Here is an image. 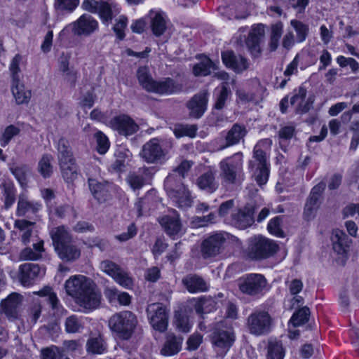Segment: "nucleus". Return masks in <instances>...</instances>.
I'll list each match as a JSON object with an SVG mask.
<instances>
[{
  "label": "nucleus",
  "instance_id": "nucleus-1",
  "mask_svg": "<svg viewBox=\"0 0 359 359\" xmlns=\"http://www.w3.org/2000/svg\"><path fill=\"white\" fill-rule=\"evenodd\" d=\"M272 144L269 138L259 141L253 149V159L249 161V169L258 185H264L269 176V152Z\"/></svg>",
  "mask_w": 359,
  "mask_h": 359
},
{
  "label": "nucleus",
  "instance_id": "nucleus-2",
  "mask_svg": "<svg viewBox=\"0 0 359 359\" xmlns=\"http://www.w3.org/2000/svg\"><path fill=\"white\" fill-rule=\"evenodd\" d=\"M243 153L237 152L219 163V177L223 185L236 184L243 175Z\"/></svg>",
  "mask_w": 359,
  "mask_h": 359
},
{
  "label": "nucleus",
  "instance_id": "nucleus-3",
  "mask_svg": "<svg viewBox=\"0 0 359 359\" xmlns=\"http://www.w3.org/2000/svg\"><path fill=\"white\" fill-rule=\"evenodd\" d=\"M138 323L137 318L130 311H122L113 314L108 320L111 332L123 339H128Z\"/></svg>",
  "mask_w": 359,
  "mask_h": 359
},
{
  "label": "nucleus",
  "instance_id": "nucleus-4",
  "mask_svg": "<svg viewBox=\"0 0 359 359\" xmlns=\"http://www.w3.org/2000/svg\"><path fill=\"white\" fill-rule=\"evenodd\" d=\"M140 85L147 91L158 94H171L178 90L174 81L167 78L163 81H154L147 67H140L137 71Z\"/></svg>",
  "mask_w": 359,
  "mask_h": 359
},
{
  "label": "nucleus",
  "instance_id": "nucleus-5",
  "mask_svg": "<svg viewBox=\"0 0 359 359\" xmlns=\"http://www.w3.org/2000/svg\"><path fill=\"white\" fill-rule=\"evenodd\" d=\"M164 187L168 197L178 208H187L191 206L193 198L189 189L184 184L175 180L172 175H168L164 182Z\"/></svg>",
  "mask_w": 359,
  "mask_h": 359
},
{
  "label": "nucleus",
  "instance_id": "nucleus-6",
  "mask_svg": "<svg viewBox=\"0 0 359 359\" xmlns=\"http://www.w3.org/2000/svg\"><path fill=\"white\" fill-rule=\"evenodd\" d=\"M278 246L273 241L262 236H257L249 240L248 252L255 259H263L273 256Z\"/></svg>",
  "mask_w": 359,
  "mask_h": 359
},
{
  "label": "nucleus",
  "instance_id": "nucleus-7",
  "mask_svg": "<svg viewBox=\"0 0 359 359\" xmlns=\"http://www.w3.org/2000/svg\"><path fill=\"white\" fill-rule=\"evenodd\" d=\"M267 280L259 273H250L239 280V289L243 294L251 297L262 295L266 288Z\"/></svg>",
  "mask_w": 359,
  "mask_h": 359
},
{
  "label": "nucleus",
  "instance_id": "nucleus-8",
  "mask_svg": "<svg viewBox=\"0 0 359 359\" xmlns=\"http://www.w3.org/2000/svg\"><path fill=\"white\" fill-rule=\"evenodd\" d=\"M83 6L86 11L98 13L102 22L107 25L112 20L113 13L120 12V8L115 0H107V1L85 0Z\"/></svg>",
  "mask_w": 359,
  "mask_h": 359
},
{
  "label": "nucleus",
  "instance_id": "nucleus-9",
  "mask_svg": "<svg viewBox=\"0 0 359 359\" xmlns=\"http://www.w3.org/2000/svg\"><path fill=\"white\" fill-rule=\"evenodd\" d=\"M273 320L267 311L257 310L252 312L247 319V325L250 332L260 336L269 333Z\"/></svg>",
  "mask_w": 359,
  "mask_h": 359
},
{
  "label": "nucleus",
  "instance_id": "nucleus-10",
  "mask_svg": "<svg viewBox=\"0 0 359 359\" xmlns=\"http://www.w3.org/2000/svg\"><path fill=\"white\" fill-rule=\"evenodd\" d=\"M147 312L152 327L160 332H165L168 325V308L161 303H154L148 306Z\"/></svg>",
  "mask_w": 359,
  "mask_h": 359
},
{
  "label": "nucleus",
  "instance_id": "nucleus-11",
  "mask_svg": "<svg viewBox=\"0 0 359 359\" xmlns=\"http://www.w3.org/2000/svg\"><path fill=\"white\" fill-rule=\"evenodd\" d=\"M167 151L163 149L158 138L146 142L140 153V156L149 163H162L165 160Z\"/></svg>",
  "mask_w": 359,
  "mask_h": 359
},
{
  "label": "nucleus",
  "instance_id": "nucleus-12",
  "mask_svg": "<svg viewBox=\"0 0 359 359\" xmlns=\"http://www.w3.org/2000/svg\"><path fill=\"white\" fill-rule=\"evenodd\" d=\"M94 283L83 275L72 276L66 280L65 288L67 294L74 298L78 299Z\"/></svg>",
  "mask_w": 359,
  "mask_h": 359
},
{
  "label": "nucleus",
  "instance_id": "nucleus-13",
  "mask_svg": "<svg viewBox=\"0 0 359 359\" xmlns=\"http://www.w3.org/2000/svg\"><path fill=\"white\" fill-rule=\"evenodd\" d=\"M111 127L124 136L132 135L139 130L138 125L128 115L122 114L110 121Z\"/></svg>",
  "mask_w": 359,
  "mask_h": 359
},
{
  "label": "nucleus",
  "instance_id": "nucleus-14",
  "mask_svg": "<svg viewBox=\"0 0 359 359\" xmlns=\"http://www.w3.org/2000/svg\"><path fill=\"white\" fill-rule=\"evenodd\" d=\"M255 212V208L250 205L236 210L231 214V224L238 229H245L253 224Z\"/></svg>",
  "mask_w": 359,
  "mask_h": 359
},
{
  "label": "nucleus",
  "instance_id": "nucleus-15",
  "mask_svg": "<svg viewBox=\"0 0 359 359\" xmlns=\"http://www.w3.org/2000/svg\"><path fill=\"white\" fill-rule=\"evenodd\" d=\"M212 344L217 354L224 355L234 341V335L231 330H215L212 336Z\"/></svg>",
  "mask_w": 359,
  "mask_h": 359
},
{
  "label": "nucleus",
  "instance_id": "nucleus-16",
  "mask_svg": "<svg viewBox=\"0 0 359 359\" xmlns=\"http://www.w3.org/2000/svg\"><path fill=\"white\" fill-rule=\"evenodd\" d=\"M22 295L13 292L1 301V308L8 320H14L18 318L19 309L22 305Z\"/></svg>",
  "mask_w": 359,
  "mask_h": 359
},
{
  "label": "nucleus",
  "instance_id": "nucleus-17",
  "mask_svg": "<svg viewBox=\"0 0 359 359\" xmlns=\"http://www.w3.org/2000/svg\"><path fill=\"white\" fill-rule=\"evenodd\" d=\"M88 187L93 197L99 202H105L111 196L112 186L103 180L88 177Z\"/></svg>",
  "mask_w": 359,
  "mask_h": 359
},
{
  "label": "nucleus",
  "instance_id": "nucleus-18",
  "mask_svg": "<svg viewBox=\"0 0 359 359\" xmlns=\"http://www.w3.org/2000/svg\"><path fill=\"white\" fill-rule=\"evenodd\" d=\"M247 133L248 130L244 125L234 123L226 133L224 136L225 143L220 145L218 150H223L226 148L238 144L241 142H243Z\"/></svg>",
  "mask_w": 359,
  "mask_h": 359
},
{
  "label": "nucleus",
  "instance_id": "nucleus-19",
  "mask_svg": "<svg viewBox=\"0 0 359 359\" xmlns=\"http://www.w3.org/2000/svg\"><path fill=\"white\" fill-rule=\"evenodd\" d=\"M100 302L101 294L95 290L94 283L76 299L78 304L86 311H92L97 309L100 306Z\"/></svg>",
  "mask_w": 359,
  "mask_h": 359
},
{
  "label": "nucleus",
  "instance_id": "nucleus-20",
  "mask_svg": "<svg viewBox=\"0 0 359 359\" xmlns=\"http://www.w3.org/2000/svg\"><path fill=\"white\" fill-rule=\"evenodd\" d=\"M208 93L203 90L195 95L187 102V107L189 110V115L195 118L201 117L207 109Z\"/></svg>",
  "mask_w": 359,
  "mask_h": 359
},
{
  "label": "nucleus",
  "instance_id": "nucleus-21",
  "mask_svg": "<svg viewBox=\"0 0 359 359\" xmlns=\"http://www.w3.org/2000/svg\"><path fill=\"white\" fill-rule=\"evenodd\" d=\"M147 17L150 20V27L156 36H160L165 32L168 20L165 13L161 10L151 9L149 11Z\"/></svg>",
  "mask_w": 359,
  "mask_h": 359
},
{
  "label": "nucleus",
  "instance_id": "nucleus-22",
  "mask_svg": "<svg viewBox=\"0 0 359 359\" xmlns=\"http://www.w3.org/2000/svg\"><path fill=\"white\" fill-rule=\"evenodd\" d=\"M224 64L236 73H242L249 67L248 60L241 55H236L232 51H226L222 53Z\"/></svg>",
  "mask_w": 359,
  "mask_h": 359
},
{
  "label": "nucleus",
  "instance_id": "nucleus-23",
  "mask_svg": "<svg viewBox=\"0 0 359 359\" xmlns=\"http://www.w3.org/2000/svg\"><path fill=\"white\" fill-rule=\"evenodd\" d=\"M19 278L24 286L31 285L35 279L44 274L43 269H41L37 264L26 263L20 266Z\"/></svg>",
  "mask_w": 359,
  "mask_h": 359
},
{
  "label": "nucleus",
  "instance_id": "nucleus-24",
  "mask_svg": "<svg viewBox=\"0 0 359 359\" xmlns=\"http://www.w3.org/2000/svg\"><path fill=\"white\" fill-rule=\"evenodd\" d=\"M159 223L169 236L177 235L182 229L180 215L173 210L170 215H166L159 219Z\"/></svg>",
  "mask_w": 359,
  "mask_h": 359
},
{
  "label": "nucleus",
  "instance_id": "nucleus-25",
  "mask_svg": "<svg viewBox=\"0 0 359 359\" xmlns=\"http://www.w3.org/2000/svg\"><path fill=\"white\" fill-rule=\"evenodd\" d=\"M224 241L222 233H215L206 238L202 244V253L204 257H210L219 254Z\"/></svg>",
  "mask_w": 359,
  "mask_h": 359
},
{
  "label": "nucleus",
  "instance_id": "nucleus-26",
  "mask_svg": "<svg viewBox=\"0 0 359 359\" xmlns=\"http://www.w3.org/2000/svg\"><path fill=\"white\" fill-rule=\"evenodd\" d=\"M97 20L88 14H83L74 23L73 29L77 34H89L97 29Z\"/></svg>",
  "mask_w": 359,
  "mask_h": 359
},
{
  "label": "nucleus",
  "instance_id": "nucleus-27",
  "mask_svg": "<svg viewBox=\"0 0 359 359\" xmlns=\"http://www.w3.org/2000/svg\"><path fill=\"white\" fill-rule=\"evenodd\" d=\"M306 95V90L303 86H299L292 92L290 104L294 107L295 111L297 114L306 113L310 109L309 102L305 100Z\"/></svg>",
  "mask_w": 359,
  "mask_h": 359
},
{
  "label": "nucleus",
  "instance_id": "nucleus-28",
  "mask_svg": "<svg viewBox=\"0 0 359 359\" xmlns=\"http://www.w3.org/2000/svg\"><path fill=\"white\" fill-rule=\"evenodd\" d=\"M216 171L209 169L200 175L196 181L198 187L208 193L215 192L219 187V182L215 178Z\"/></svg>",
  "mask_w": 359,
  "mask_h": 359
},
{
  "label": "nucleus",
  "instance_id": "nucleus-29",
  "mask_svg": "<svg viewBox=\"0 0 359 359\" xmlns=\"http://www.w3.org/2000/svg\"><path fill=\"white\" fill-rule=\"evenodd\" d=\"M59 257L64 262H74L81 256V250L73 241L55 249Z\"/></svg>",
  "mask_w": 359,
  "mask_h": 359
},
{
  "label": "nucleus",
  "instance_id": "nucleus-30",
  "mask_svg": "<svg viewBox=\"0 0 359 359\" xmlns=\"http://www.w3.org/2000/svg\"><path fill=\"white\" fill-rule=\"evenodd\" d=\"M11 92L18 104L28 103L32 96L31 91L25 88L20 79L12 80Z\"/></svg>",
  "mask_w": 359,
  "mask_h": 359
},
{
  "label": "nucleus",
  "instance_id": "nucleus-31",
  "mask_svg": "<svg viewBox=\"0 0 359 359\" xmlns=\"http://www.w3.org/2000/svg\"><path fill=\"white\" fill-rule=\"evenodd\" d=\"M183 339L173 334H168L161 349V354L164 356H172L178 353L182 344Z\"/></svg>",
  "mask_w": 359,
  "mask_h": 359
},
{
  "label": "nucleus",
  "instance_id": "nucleus-32",
  "mask_svg": "<svg viewBox=\"0 0 359 359\" xmlns=\"http://www.w3.org/2000/svg\"><path fill=\"white\" fill-rule=\"evenodd\" d=\"M150 171L148 168H140L137 172L131 173L127 177V182L134 190L140 189L150 180Z\"/></svg>",
  "mask_w": 359,
  "mask_h": 359
},
{
  "label": "nucleus",
  "instance_id": "nucleus-33",
  "mask_svg": "<svg viewBox=\"0 0 359 359\" xmlns=\"http://www.w3.org/2000/svg\"><path fill=\"white\" fill-rule=\"evenodd\" d=\"M182 283L191 293L203 292L208 290V284L201 277L189 274L182 279Z\"/></svg>",
  "mask_w": 359,
  "mask_h": 359
},
{
  "label": "nucleus",
  "instance_id": "nucleus-34",
  "mask_svg": "<svg viewBox=\"0 0 359 359\" xmlns=\"http://www.w3.org/2000/svg\"><path fill=\"white\" fill-rule=\"evenodd\" d=\"M0 190L2 194L4 205L8 210L13 206L16 200V189L9 180L0 181Z\"/></svg>",
  "mask_w": 359,
  "mask_h": 359
},
{
  "label": "nucleus",
  "instance_id": "nucleus-35",
  "mask_svg": "<svg viewBox=\"0 0 359 359\" xmlns=\"http://www.w3.org/2000/svg\"><path fill=\"white\" fill-rule=\"evenodd\" d=\"M41 208V205L37 202L29 201L25 194H20L19 196L16 215L18 217H23L27 213H36Z\"/></svg>",
  "mask_w": 359,
  "mask_h": 359
},
{
  "label": "nucleus",
  "instance_id": "nucleus-36",
  "mask_svg": "<svg viewBox=\"0 0 359 359\" xmlns=\"http://www.w3.org/2000/svg\"><path fill=\"white\" fill-rule=\"evenodd\" d=\"M331 239L333 249L337 254L343 255L348 250L350 241L343 231L334 230Z\"/></svg>",
  "mask_w": 359,
  "mask_h": 359
},
{
  "label": "nucleus",
  "instance_id": "nucleus-37",
  "mask_svg": "<svg viewBox=\"0 0 359 359\" xmlns=\"http://www.w3.org/2000/svg\"><path fill=\"white\" fill-rule=\"evenodd\" d=\"M34 223L26 219H16L14 222V228L18 229L24 245H27L31 241Z\"/></svg>",
  "mask_w": 359,
  "mask_h": 359
},
{
  "label": "nucleus",
  "instance_id": "nucleus-38",
  "mask_svg": "<svg viewBox=\"0 0 359 359\" xmlns=\"http://www.w3.org/2000/svg\"><path fill=\"white\" fill-rule=\"evenodd\" d=\"M61 174L67 182H73L79 175V168L75 159L59 163Z\"/></svg>",
  "mask_w": 359,
  "mask_h": 359
},
{
  "label": "nucleus",
  "instance_id": "nucleus-39",
  "mask_svg": "<svg viewBox=\"0 0 359 359\" xmlns=\"http://www.w3.org/2000/svg\"><path fill=\"white\" fill-rule=\"evenodd\" d=\"M55 250L60 245H62L72 241V237L64 226L53 229L50 231Z\"/></svg>",
  "mask_w": 359,
  "mask_h": 359
},
{
  "label": "nucleus",
  "instance_id": "nucleus-40",
  "mask_svg": "<svg viewBox=\"0 0 359 359\" xmlns=\"http://www.w3.org/2000/svg\"><path fill=\"white\" fill-rule=\"evenodd\" d=\"M44 251L43 241L33 244V248H25L20 253V258L22 260H38L42 257V252Z\"/></svg>",
  "mask_w": 359,
  "mask_h": 359
},
{
  "label": "nucleus",
  "instance_id": "nucleus-41",
  "mask_svg": "<svg viewBox=\"0 0 359 359\" xmlns=\"http://www.w3.org/2000/svg\"><path fill=\"white\" fill-rule=\"evenodd\" d=\"M58 163L74 159L68 140L60 138L57 144Z\"/></svg>",
  "mask_w": 359,
  "mask_h": 359
},
{
  "label": "nucleus",
  "instance_id": "nucleus-42",
  "mask_svg": "<svg viewBox=\"0 0 359 359\" xmlns=\"http://www.w3.org/2000/svg\"><path fill=\"white\" fill-rule=\"evenodd\" d=\"M107 348L106 343L102 336L92 337L88 339L86 350L93 354H102Z\"/></svg>",
  "mask_w": 359,
  "mask_h": 359
},
{
  "label": "nucleus",
  "instance_id": "nucleus-43",
  "mask_svg": "<svg viewBox=\"0 0 359 359\" xmlns=\"http://www.w3.org/2000/svg\"><path fill=\"white\" fill-rule=\"evenodd\" d=\"M265 35V27L262 24L254 25L248 34L247 45H257L262 42Z\"/></svg>",
  "mask_w": 359,
  "mask_h": 359
},
{
  "label": "nucleus",
  "instance_id": "nucleus-44",
  "mask_svg": "<svg viewBox=\"0 0 359 359\" xmlns=\"http://www.w3.org/2000/svg\"><path fill=\"white\" fill-rule=\"evenodd\" d=\"M285 351L282 343L277 340H270L268 344L266 359H283Z\"/></svg>",
  "mask_w": 359,
  "mask_h": 359
},
{
  "label": "nucleus",
  "instance_id": "nucleus-45",
  "mask_svg": "<svg viewBox=\"0 0 359 359\" xmlns=\"http://www.w3.org/2000/svg\"><path fill=\"white\" fill-rule=\"evenodd\" d=\"M212 62L206 56H202L201 60L193 67V73L196 76H205L210 73Z\"/></svg>",
  "mask_w": 359,
  "mask_h": 359
},
{
  "label": "nucleus",
  "instance_id": "nucleus-46",
  "mask_svg": "<svg viewBox=\"0 0 359 359\" xmlns=\"http://www.w3.org/2000/svg\"><path fill=\"white\" fill-rule=\"evenodd\" d=\"M215 302L211 298H201L196 301L194 309L198 314L207 313L215 309Z\"/></svg>",
  "mask_w": 359,
  "mask_h": 359
},
{
  "label": "nucleus",
  "instance_id": "nucleus-47",
  "mask_svg": "<svg viewBox=\"0 0 359 359\" xmlns=\"http://www.w3.org/2000/svg\"><path fill=\"white\" fill-rule=\"evenodd\" d=\"M52 161L53 156L50 154H44L39 162V172L44 178L50 177L53 173Z\"/></svg>",
  "mask_w": 359,
  "mask_h": 359
},
{
  "label": "nucleus",
  "instance_id": "nucleus-48",
  "mask_svg": "<svg viewBox=\"0 0 359 359\" xmlns=\"http://www.w3.org/2000/svg\"><path fill=\"white\" fill-rule=\"evenodd\" d=\"M196 131L197 127L196 125L177 124L173 128V133L177 138L184 136L194 137L196 136Z\"/></svg>",
  "mask_w": 359,
  "mask_h": 359
},
{
  "label": "nucleus",
  "instance_id": "nucleus-49",
  "mask_svg": "<svg viewBox=\"0 0 359 359\" xmlns=\"http://www.w3.org/2000/svg\"><path fill=\"white\" fill-rule=\"evenodd\" d=\"M216 97H215V103L214 104V107L216 109H222L225 106V103L228 97L231 95V91L227 88V83L226 82L223 83L220 89L215 90Z\"/></svg>",
  "mask_w": 359,
  "mask_h": 359
},
{
  "label": "nucleus",
  "instance_id": "nucleus-50",
  "mask_svg": "<svg viewBox=\"0 0 359 359\" xmlns=\"http://www.w3.org/2000/svg\"><path fill=\"white\" fill-rule=\"evenodd\" d=\"M309 316V309L303 307L292 315L290 320L289 325L291 324L294 327L300 326L308 321Z\"/></svg>",
  "mask_w": 359,
  "mask_h": 359
},
{
  "label": "nucleus",
  "instance_id": "nucleus-51",
  "mask_svg": "<svg viewBox=\"0 0 359 359\" xmlns=\"http://www.w3.org/2000/svg\"><path fill=\"white\" fill-rule=\"evenodd\" d=\"M83 322L81 318L72 315L65 320V330L68 333H76L80 332L83 327Z\"/></svg>",
  "mask_w": 359,
  "mask_h": 359
},
{
  "label": "nucleus",
  "instance_id": "nucleus-52",
  "mask_svg": "<svg viewBox=\"0 0 359 359\" xmlns=\"http://www.w3.org/2000/svg\"><path fill=\"white\" fill-rule=\"evenodd\" d=\"M193 163L189 161H183L181 163L172 170V172L169 175H172L175 180V183L178 182H182V180L184 178L186 174L191 168Z\"/></svg>",
  "mask_w": 359,
  "mask_h": 359
},
{
  "label": "nucleus",
  "instance_id": "nucleus-53",
  "mask_svg": "<svg viewBox=\"0 0 359 359\" xmlns=\"http://www.w3.org/2000/svg\"><path fill=\"white\" fill-rule=\"evenodd\" d=\"M320 200L309 196L305 204L304 215L306 219L310 220L316 215L319 208Z\"/></svg>",
  "mask_w": 359,
  "mask_h": 359
},
{
  "label": "nucleus",
  "instance_id": "nucleus-54",
  "mask_svg": "<svg viewBox=\"0 0 359 359\" xmlns=\"http://www.w3.org/2000/svg\"><path fill=\"white\" fill-rule=\"evenodd\" d=\"M290 25L296 32L297 42V43L304 42L308 35V33H309L308 26L297 20H292L290 21Z\"/></svg>",
  "mask_w": 359,
  "mask_h": 359
},
{
  "label": "nucleus",
  "instance_id": "nucleus-55",
  "mask_svg": "<svg viewBox=\"0 0 359 359\" xmlns=\"http://www.w3.org/2000/svg\"><path fill=\"white\" fill-rule=\"evenodd\" d=\"M20 128L14 125L7 126L0 137L1 146L6 147L13 137L20 133Z\"/></svg>",
  "mask_w": 359,
  "mask_h": 359
},
{
  "label": "nucleus",
  "instance_id": "nucleus-56",
  "mask_svg": "<svg viewBox=\"0 0 359 359\" xmlns=\"http://www.w3.org/2000/svg\"><path fill=\"white\" fill-rule=\"evenodd\" d=\"M94 137L97 142V150L99 154H105L109 148V141L108 137L101 131H97Z\"/></svg>",
  "mask_w": 359,
  "mask_h": 359
},
{
  "label": "nucleus",
  "instance_id": "nucleus-57",
  "mask_svg": "<svg viewBox=\"0 0 359 359\" xmlns=\"http://www.w3.org/2000/svg\"><path fill=\"white\" fill-rule=\"evenodd\" d=\"M113 279L121 286L130 289L133 286V279L122 269L117 273Z\"/></svg>",
  "mask_w": 359,
  "mask_h": 359
},
{
  "label": "nucleus",
  "instance_id": "nucleus-58",
  "mask_svg": "<svg viewBox=\"0 0 359 359\" xmlns=\"http://www.w3.org/2000/svg\"><path fill=\"white\" fill-rule=\"evenodd\" d=\"M10 170L21 186L27 184V174L29 169L26 165L11 167Z\"/></svg>",
  "mask_w": 359,
  "mask_h": 359
},
{
  "label": "nucleus",
  "instance_id": "nucleus-59",
  "mask_svg": "<svg viewBox=\"0 0 359 359\" xmlns=\"http://www.w3.org/2000/svg\"><path fill=\"white\" fill-rule=\"evenodd\" d=\"M82 348V344L79 340H66L62 344V347L60 348L62 351V356L64 353L67 352L70 354L80 352Z\"/></svg>",
  "mask_w": 359,
  "mask_h": 359
},
{
  "label": "nucleus",
  "instance_id": "nucleus-60",
  "mask_svg": "<svg viewBox=\"0 0 359 359\" xmlns=\"http://www.w3.org/2000/svg\"><path fill=\"white\" fill-rule=\"evenodd\" d=\"M175 325L176 328L182 332H188L191 327L187 316L182 313L175 315Z\"/></svg>",
  "mask_w": 359,
  "mask_h": 359
},
{
  "label": "nucleus",
  "instance_id": "nucleus-61",
  "mask_svg": "<svg viewBox=\"0 0 359 359\" xmlns=\"http://www.w3.org/2000/svg\"><path fill=\"white\" fill-rule=\"evenodd\" d=\"M100 268L103 272L110 276L112 278L121 269L119 266L110 260L102 261L100 263Z\"/></svg>",
  "mask_w": 359,
  "mask_h": 359
},
{
  "label": "nucleus",
  "instance_id": "nucleus-62",
  "mask_svg": "<svg viewBox=\"0 0 359 359\" xmlns=\"http://www.w3.org/2000/svg\"><path fill=\"white\" fill-rule=\"evenodd\" d=\"M281 218L276 217L271 219L267 226V229L270 233L280 238L284 237V232L280 228Z\"/></svg>",
  "mask_w": 359,
  "mask_h": 359
},
{
  "label": "nucleus",
  "instance_id": "nucleus-63",
  "mask_svg": "<svg viewBox=\"0 0 359 359\" xmlns=\"http://www.w3.org/2000/svg\"><path fill=\"white\" fill-rule=\"evenodd\" d=\"M79 0H55V7L57 10L72 12L79 5Z\"/></svg>",
  "mask_w": 359,
  "mask_h": 359
},
{
  "label": "nucleus",
  "instance_id": "nucleus-64",
  "mask_svg": "<svg viewBox=\"0 0 359 359\" xmlns=\"http://www.w3.org/2000/svg\"><path fill=\"white\" fill-rule=\"evenodd\" d=\"M41 355L42 359H60L62 357L60 348L55 346L43 348Z\"/></svg>",
  "mask_w": 359,
  "mask_h": 359
}]
</instances>
